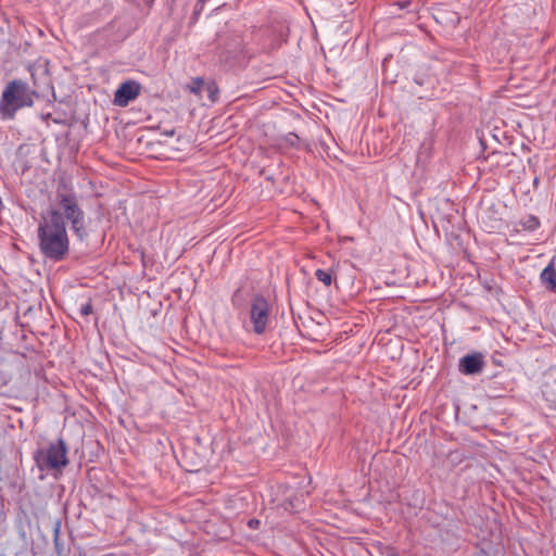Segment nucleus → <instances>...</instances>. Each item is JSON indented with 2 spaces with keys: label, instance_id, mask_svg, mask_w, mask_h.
Segmentation results:
<instances>
[{
  "label": "nucleus",
  "instance_id": "nucleus-16",
  "mask_svg": "<svg viewBox=\"0 0 556 556\" xmlns=\"http://www.w3.org/2000/svg\"><path fill=\"white\" fill-rule=\"evenodd\" d=\"M397 4H399V7L401 9H405V8H407L410 4V2L409 1H403V2H399Z\"/></svg>",
  "mask_w": 556,
  "mask_h": 556
},
{
  "label": "nucleus",
  "instance_id": "nucleus-2",
  "mask_svg": "<svg viewBox=\"0 0 556 556\" xmlns=\"http://www.w3.org/2000/svg\"><path fill=\"white\" fill-rule=\"evenodd\" d=\"M45 213L50 217L56 213L63 223L70 225L78 241L83 242L88 238L87 217L72 187L59 186L55 191V206Z\"/></svg>",
  "mask_w": 556,
  "mask_h": 556
},
{
  "label": "nucleus",
  "instance_id": "nucleus-9",
  "mask_svg": "<svg viewBox=\"0 0 556 556\" xmlns=\"http://www.w3.org/2000/svg\"><path fill=\"white\" fill-rule=\"evenodd\" d=\"M542 394L548 406L556 409V380H546L542 386Z\"/></svg>",
  "mask_w": 556,
  "mask_h": 556
},
{
  "label": "nucleus",
  "instance_id": "nucleus-6",
  "mask_svg": "<svg viewBox=\"0 0 556 556\" xmlns=\"http://www.w3.org/2000/svg\"><path fill=\"white\" fill-rule=\"evenodd\" d=\"M141 90L139 83L135 80H126L119 85L114 93L113 103L117 106L125 108L129 102L137 99Z\"/></svg>",
  "mask_w": 556,
  "mask_h": 556
},
{
  "label": "nucleus",
  "instance_id": "nucleus-5",
  "mask_svg": "<svg viewBox=\"0 0 556 556\" xmlns=\"http://www.w3.org/2000/svg\"><path fill=\"white\" fill-rule=\"evenodd\" d=\"M250 320L253 331L256 334H263L270 320V304L267 299L261 294L252 298L250 304Z\"/></svg>",
  "mask_w": 556,
  "mask_h": 556
},
{
  "label": "nucleus",
  "instance_id": "nucleus-7",
  "mask_svg": "<svg viewBox=\"0 0 556 556\" xmlns=\"http://www.w3.org/2000/svg\"><path fill=\"white\" fill-rule=\"evenodd\" d=\"M485 362L482 353L473 352L459 359L458 369L464 375H476L482 371Z\"/></svg>",
  "mask_w": 556,
  "mask_h": 556
},
{
  "label": "nucleus",
  "instance_id": "nucleus-19",
  "mask_svg": "<svg viewBox=\"0 0 556 556\" xmlns=\"http://www.w3.org/2000/svg\"><path fill=\"white\" fill-rule=\"evenodd\" d=\"M389 556H399L396 553H391Z\"/></svg>",
  "mask_w": 556,
  "mask_h": 556
},
{
  "label": "nucleus",
  "instance_id": "nucleus-17",
  "mask_svg": "<svg viewBox=\"0 0 556 556\" xmlns=\"http://www.w3.org/2000/svg\"><path fill=\"white\" fill-rule=\"evenodd\" d=\"M258 522H260L258 520L251 519V520L249 521V526H250L251 528H254L256 525H258Z\"/></svg>",
  "mask_w": 556,
  "mask_h": 556
},
{
  "label": "nucleus",
  "instance_id": "nucleus-1",
  "mask_svg": "<svg viewBox=\"0 0 556 556\" xmlns=\"http://www.w3.org/2000/svg\"><path fill=\"white\" fill-rule=\"evenodd\" d=\"M38 247L41 254L53 262L65 260L70 252V238L65 223L59 215L41 214L37 229Z\"/></svg>",
  "mask_w": 556,
  "mask_h": 556
},
{
  "label": "nucleus",
  "instance_id": "nucleus-3",
  "mask_svg": "<svg viewBox=\"0 0 556 556\" xmlns=\"http://www.w3.org/2000/svg\"><path fill=\"white\" fill-rule=\"evenodd\" d=\"M35 91L29 90L26 83L15 79L10 81L0 99V114L2 118H13L17 110L31 106Z\"/></svg>",
  "mask_w": 556,
  "mask_h": 556
},
{
  "label": "nucleus",
  "instance_id": "nucleus-4",
  "mask_svg": "<svg viewBox=\"0 0 556 556\" xmlns=\"http://www.w3.org/2000/svg\"><path fill=\"white\" fill-rule=\"evenodd\" d=\"M34 458L41 471L61 472L68 465L66 442L60 438L47 447L37 450Z\"/></svg>",
  "mask_w": 556,
  "mask_h": 556
},
{
  "label": "nucleus",
  "instance_id": "nucleus-11",
  "mask_svg": "<svg viewBox=\"0 0 556 556\" xmlns=\"http://www.w3.org/2000/svg\"><path fill=\"white\" fill-rule=\"evenodd\" d=\"M316 278L321 281L326 286H330L332 282V275L329 271H326L324 269H317L315 271Z\"/></svg>",
  "mask_w": 556,
  "mask_h": 556
},
{
  "label": "nucleus",
  "instance_id": "nucleus-8",
  "mask_svg": "<svg viewBox=\"0 0 556 556\" xmlns=\"http://www.w3.org/2000/svg\"><path fill=\"white\" fill-rule=\"evenodd\" d=\"M540 279L547 290L556 292V269L553 261L542 270Z\"/></svg>",
  "mask_w": 556,
  "mask_h": 556
},
{
  "label": "nucleus",
  "instance_id": "nucleus-14",
  "mask_svg": "<svg viewBox=\"0 0 556 556\" xmlns=\"http://www.w3.org/2000/svg\"><path fill=\"white\" fill-rule=\"evenodd\" d=\"M207 90H208V97L210 99L214 102L217 100V88L215 87L214 84L210 85L207 87Z\"/></svg>",
  "mask_w": 556,
  "mask_h": 556
},
{
  "label": "nucleus",
  "instance_id": "nucleus-13",
  "mask_svg": "<svg viewBox=\"0 0 556 556\" xmlns=\"http://www.w3.org/2000/svg\"><path fill=\"white\" fill-rule=\"evenodd\" d=\"M204 85V80L203 78L201 77H197L194 80H193V87L191 88V90L193 92H199L200 89L203 87Z\"/></svg>",
  "mask_w": 556,
  "mask_h": 556
},
{
  "label": "nucleus",
  "instance_id": "nucleus-15",
  "mask_svg": "<svg viewBox=\"0 0 556 556\" xmlns=\"http://www.w3.org/2000/svg\"><path fill=\"white\" fill-rule=\"evenodd\" d=\"M299 140H300L299 137L295 134H293V132L288 134L287 137H286V141L290 146H296Z\"/></svg>",
  "mask_w": 556,
  "mask_h": 556
},
{
  "label": "nucleus",
  "instance_id": "nucleus-12",
  "mask_svg": "<svg viewBox=\"0 0 556 556\" xmlns=\"http://www.w3.org/2000/svg\"><path fill=\"white\" fill-rule=\"evenodd\" d=\"M93 312V307H92V304L91 302H87L86 304L81 305L80 307V314L83 316H88L90 315L91 313Z\"/></svg>",
  "mask_w": 556,
  "mask_h": 556
},
{
  "label": "nucleus",
  "instance_id": "nucleus-18",
  "mask_svg": "<svg viewBox=\"0 0 556 556\" xmlns=\"http://www.w3.org/2000/svg\"><path fill=\"white\" fill-rule=\"evenodd\" d=\"M31 77L34 79V83L36 84L35 74L34 73H31Z\"/></svg>",
  "mask_w": 556,
  "mask_h": 556
},
{
  "label": "nucleus",
  "instance_id": "nucleus-10",
  "mask_svg": "<svg viewBox=\"0 0 556 556\" xmlns=\"http://www.w3.org/2000/svg\"><path fill=\"white\" fill-rule=\"evenodd\" d=\"M540 225V219L534 215H528L519 220V226L526 231H534Z\"/></svg>",
  "mask_w": 556,
  "mask_h": 556
}]
</instances>
